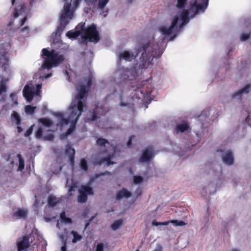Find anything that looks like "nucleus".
Masks as SVG:
<instances>
[{
    "instance_id": "nucleus-1",
    "label": "nucleus",
    "mask_w": 251,
    "mask_h": 251,
    "mask_svg": "<svg viewBox=\"0 0 251 251\" xmlns=\"http://www.w3.org/2000/svg\"><path fill=\"white\" fill-rule=\"evenodd\" d=\"M208 0H177V6L183 8L172 20L170 25H162L159 27L156 32L165 36H171L170 40L176 36V33L184 25L189 22L197 14L202 13L208 5Z\"/></svg>"
},
{
    "instance_id": "nucleus-2",
    "label": "nucleus",
    "mask_w": 251,
    "mask_h": 251,
    "mask_svg": "<svg viewBox=\"0 0 251 251\" xmlns=\"http://www.w3.org/2000/svg\"><path fill=\"white\" fill-rule=\"evenodd\" d=\"M91 85L90 77L85 79L79 85L74 96L75 99L71 103L70 106L68 118H65V116L61 112L54 113V115L59 122L57 124V127H59L62 130L66 127H69L65 135H61V139H64L75 130V125L83 111V107L84 106L82 100Z\"/></svg>"
},
{
    "instance_id": "nucleus-3",
    "label": "nucleus",
    "mask_w": 251,
    "mask_h": 251,
    "mask_svg": "<svg viewBox=\"0 0 251 251\" xmlns=\"http://www.w3.org/2000/svg\"><path fill=\"white\" fill-rule=\"evenodd\" d=\"M154 46L150 41L146 44L142 43L138 45L137 49L138 52L136 54L132 51L123 50L119 55V59L130 61L134 58L139 57V59H137L136 69L137 65L139 69L151 67L153 65V58L159 56L162 53L160 47L157 49Z\"/></svg>"
},
{
    "instance_id": "nucleus-4",
    "label": "nucleus",
    "mask_w": 251,
    "mask_h": 251,
    "mask_svg": "<svg viewBox=\"0 0 251 251\" xmlns=\"http://www.w3.org/2000/svg\"><path fill=\"white\" fill-rule=\"evenodd\" d=\"M84 25V23L78 24L74 30L69 31L66 33V36L69 38L73 40L76 39L82 32L83 35L82 37L84 42L89 40L90 42L97 43L100 40V37L96 25L92 24L85 28Z\"/></svg>"
},
{
    "instance_id": "nucleus-5",
    "label": "nucleus",
    "mask_w": 251,
    "mask_h": 251,
    "mask_svg": "<svg viewBox=\"0 0 251 251\" xmlns=\"http://www.w3.org/2000/svg\"><path fill=\"white\" fill-rule=\"evenodd\" d=\"M81 0H65L63 9L60 13V26L58 30H63L70 20L72 19L74 13Z\"/></svg>"
},
{
    "instance_id": "nucleus-6",
    "label": "nucleus",
    "mask_w": 251,
    "mask_h": 251,
    "mask_svg": "<svg viewBox=\"0 0 251 251\" xmlns=\"http://www.w3.org/2000/svg\"><path fill=\"white\" fill-rule=\"evenodd\" d=\"M42 54L44 56V61L40 68V71L44 69L50 70L58 66L64 60L63 55L54 50L49 51L47 49H44Z\"/></svg>"
},
{
    "instance_id": "nucleus-7",
    "label": "nucleus",
    "mask_w": 251,
    "mask_h": 251,
    "mask_svg": "<svg viewBox=\"0 0 251 251\" xmlns=\"http://www.w3.org/2000/svg\"><path fill=\"white\" fill-rule=\"evenodd\" d=\"M10 74L8 59L5 55L0 56V100L4 99L6 89L5 84L8 81Z\"/></svg>"
},
{
    "instance_id": "nucleus-8",
    "label": "nucleus",
    "mask_w": 251,
    "mask_h": 251,
    "mask_svg": "<svg viewBox=\"0 0 251 251\" xmlns=\"http://www.w3.org/2000/svg\"><path fill=\"white\" fill-rule=\"evenodd\" d=\"M136 67H134V70H125L123 69H119L116 70L113 74V77L115 81L122 82L127 80L128 78L130 80L135 78L137 75Z\"/></svg>"
},
{
    "instance_id": "nucleus-9",
    "label": "nucleus",
    "mask_w": 251,
    "mask_h": 251,
    "mask_svg": "<svg viewBox=\"0 0 251 251\" xmlns=\"http://www.w3.org/2000/svg\"><path fill=\"white\" fill-rule=\"evenodd\" d=\"M119 147L112 146V149L113 151V154L112 155H109L108 156L104 157V158L100 160L99 161L95 162L97 164H102L105 163L107 166L115 163L114 159L117 158L118 156V150Z\"/></svg>"
},
{
    "instance_id": "nucleus-10",
    "label": "nucleus",
    "mask_w": 251,
    "mask_h": 251,
    "mask_svg": "<svg viewBox=\"0 0 251 251\" xmlns=\"http://www.w3.org/2000/svg\"><path fill=\"white\" fill-rule=\"evenodd\" d=\"M79 195L78 197L79 202H85L87 199V195L93 194V190L89 186L82 185L79 190Z\"/></svg>"
},
{
    "instance_id": "nucleus-11",
    "label": "nucleus",
    "mask_w": 251,
    "mask_h": 251,
    "mask_svg": "<svg viewBox=\"0 0 251 251\" xmlns=\"http://www.w3.org/2000/svg\"><path fill=\"white\" fill-rule=\"evenodd\" d=\"M108 1L109 0H85V2L89 6V9H91L92 7H97L101 11H103Z\"/></svg>"
},
{
    "instance_id": "nucleus-12",
    "label": "nucleus",
    "mask_w": 251,
    "mask_h": 251,
    "mask_svg": "<svg viewBox=\"0 0 251 251\" xmlns=\"http://www.w3.org/2000/svg\"><path fill=\"white\" fill-rule=\"evenodd\" d=\"M44 129L42 127L39 126L35 132V136L37 138L44 139L45 140L51 141L53 139L52 131L47 129L48 132L47 134L44 133Z\"/></svg>"
},
{
    "instance_id": "nucleus-13",
    "label": "nucleus",
    "mask_w": 251,
    "mask_h": 251,
    "mask_svg": "<svg viewBox=\"0 0 251 251\" xmlns=\"http://www.w3.org/2000/svg\"><path fill=\"white\" fill-rule=\"evenodd\" d=\"M155 154L151 147L146 148L142 152V156L139 159V162L147 163L151 160L154 156Z\"/></svg>"
},
{
    "instance_id": "nucleus-14",
    "label": "nucleus",
    "mask_w": 251,
    "mask_h": 251,
    "mask_svg": "<svg viewBox=\"0 0 251 251\" xmlns=\"http://www.w3.org/2000/svg\"><path fill=\"white\" fill-rule=\"evenodd\" d=\"M23 95L28 102L31 101L35 93V88L32 84L25 86L23 90Z\"/></svg>"
},
{
    "instance_id": "nucleus-15",
    "label": "nucleus",
    "mask_w": 251,
    "mask_h": 251,
    "mask_svg": "<svg viewBox=\"0 0 251 251\" xmlns=\"http://www.w3.org/2000/svg\"><path fill=\"white\" fill-rule=\"evenodd\" d=\"M30 245L29 238L24 236L19 238L17 241L18 251H26Z\"/></svg>"
},
{
    "instance_id": "nucleus-16",
    "label": "nucleus",
    "mask_w": 251,
    "mask_h": 251,
    "mask_svg": "<svg viewBox=\"0 0 251 251\" xmlns=\"http://www.w3.org/2000/svg\"><path fill=\"white\" fill-rule=\"evenodd\" d=\"M223 162L227 165H231L234 162L233 153L231 151L227 150L225 151L222 155Z\"/></svg>"
},
{
    "instance_id": "nucleus-17",
    "label": "nucleus",
    "mask_w": 251,
    "mask_h": 251,
    "mask_svg": "<svg viewBox=\"0 0 251 251\" xmlns=\"http://www.w3.org/2000/svg\"><path fill=\"white\" fill-rule=\"evenodd\" d=\"M170 223L174 224V225L175 226H184L186 225V223L184 222H183L182 221H178V220H172L171 221H167V222H162V223L158 222L156 221L155 220H153L152 222V225L154 226H160V225L167 226V225H169V224Z\"/></svg>"
},
{
    "instance_id": "nucleus-18",
    "label": "nucleus",
    "mask_w": 251,
    "mask_h": 251,
    "mask_svg": "<svg viewBox=\"0 0 251 251\" xmlns=\"http://www.w3.org/2000/svg\"><path fill=\"white\" fill-rule=\"evenodd\" d=\"M11 164L14 165L15 163L18 165L17 171H22L25 168V160L20 154H17L14 159V161H11Z\"/></svg>"
},
{
    "instance_id": "nucleus-19",
    "label": "nucleus",
    "mask_w": 251,
    "mask_h": 251,
    "mask_svg": "<svg viewBox=\"0 0 251 251\" xmlns=\"http://www.w3.org/2000/svg\"><path fill=\"white\" fill-rule=\"evenodd\" d=\"M106 107L104 105L103 107H100L97 106L96 109L94 110L93 113L91 115L90 118H87L88 120L95 121L97 119L98 115L100 113L101 115H104L106 113Z\"/></svg>"
},
{
    "instance_id": "nucleus-20",
    "label": "nucleus",
    "mask_w": 251,
    "mask_h": 251,
    "mask_svg": "<svg viewBox=\"0 0 251 251\" xmlns=\"http://www.w3.org/2000/svg\"><path fill=\"white\" fill-rule=\"evenodd\" d=\"M131 196V193L130 191L125 188L118 190L116 194V199L120 200L123 199H127Z\"/></svg>"
},
{
    "instance_id": "nucleus-21",
    "label": "nucleus",
    "mask_w": 251,
    "mask_h": 251,
    "mask_svg": "<svg viewBox=\"0 0 251 251\" xmlns=\"http://www.w3.org/2000/svg\"><path fill=\"white\" fill-rule=\"evenodd\" d=\"M250 91V87L248 85L245 86L242 89L238 91L234 92L232 95V97L233 98L237 100H240L242 96L247 94Z\"/></svg>"
},
{
    "instance_id": "nucleus-22",
    "label": "nucleus",
    "mask_w": 251,
    "mask_h": 251,
    "mask_svg": "<svg viewBox=\"0 0 251 251\" xmlns=\"http://www.w3.org/2000/svg\"><path fill=\"white\" fill-rule=\"evenodd\" d=\"M64 223L65 224H72V220L71 218L67 217L65 215V213L63 212L60 214V219L59 220H58L57 223V227L58 228H60L61 226L62 223Z\"/></svg>"
},
{
    "instance_id": "nucleus-23",
    "label": "nucleus",
    "mask_w": 251,
    "mask_h": 251,
    "mask_svg": "<svg viewBox=\"0 0 251 251\" xmlns=\"http://www.w3.org/2000/svg\"><path fill=\"white\" fill-rule=\"evenodd\" d=\"M65 154L69 157L70 163L73 164L75 154V150L72 148L70 145H68L66 147Z\"/></svg>"
},
{
    "instance_id": "nucleus-24",
    "label": "nucleus",
    "mask_w": 251,
    "mask_h": 251,
    "mask_svg": "<svg viewBox=\"0 0 251 251\" xmlns=\"http://www.w3.org/2000/svg\"><path fill=\"white\" fill-rule=\"evenodd\" d=\"M189 129L188 124L186 122H183L180 124H178L176 126V130L177 132H183L188 131Z\"/></svg>"
},
{
    "instance_id": "nucleus-25",
    "label": "nucleus",
    "mask_w": 251,
    "mask_h": 251,
    "mask_svg": "<svg viewBox=\"0 0 251 251\" xmlns=\"http://www.w3.org/2000/svg\"><path fill=\"white\" fill-rule=\"evenodd\" d=\"M39 123L42 124L46 128L50 127L52 124V121L48 118H43L38 120Z\"/></svg>"
},
{
    "instance_id": "nucleus-26",
    "label": "nucleus",
    "mask_w": 251,
    "mask_h": 251,
    "mask_svg": "<svg viewBox=\"0 0 251 251\" xmlns=\"http://www.w3.org/2000/svg\"><path fill=\"white\" fill-rule=\"evenodd\" d=\"M27 215V211L24 209H18L14 213V216L18 218H24Z\"/></svg>"
},
{
    "instance_id": "nucleus-27",
    "label": "nucleus",
    "mask_w": 251,
    "mask_h": 251,
    "mask_svg": "<svg viewBox=\"0 0 251 251\" xmlns=\"http://www.w3.org/2000/svg\"><path fill=\"white\" fill-rule=\"evenodd\" d=\"M11 120L16 125H19L21 122L20 116L19 114L18 113L13 111L11 115Z\"/></svg>"
},
{
    "instance_id": "nucleus-28",
    "label": "nucleus",
    "mask_w": 251,
    "mask_h": 251,
    "mask_svg": "<svg viewBox=\"0 0 251 251\" xmlns=\"http://www.w3.org/2000/svg\"><path fill=\"white\" fill-rule=\"evenodd\" d=\"M59 202L58 198L54 196L50 195L48 198V204L50 206H54Z\"/></svg>"
},
{
    "instance_id": "nucleus-29",
    "label": "nucleus",
    "mask_w": 251,
    "mask_h": 251,
    "mask_svg": "<svg viewBox=\"0 0 251 251\" xmlns=\"http://www.w3.org/2000/svg\"><path fill=\"white\" fill-rule=\"evenodd\" d=\"M71 234L73 236V239L72 240V242L73 243H75L77 241L81 240L82 239V236L76 231H72L71 232Z\"/></svg>"
},
{
    "instance_id": "nucleus-30",
    "label": "nucleus",
    "mask_w": 251,
    "mask_h": 251,
    "mask_svg": "<svg viewBox=\"0 0 251 251\" xmlns=\"http://www.w3.org/2000/svg\"><path fill=\"white\" fill-rule=\"evenodd\" d=\"M123 225V221L121 219L115 221L111 225V228L113 230H116Z\"/></svg>"
},
{
    "instance_id": "nucleus-31",
    "label": "nucleus",
    "mask_w": 251,
    "mask_h": 251,
    "mask_svg": "<svg viewBox=\"0 0 251 251\" xmlns=\"http://www.w3.org/2000/svg\"><path fill=\"white\" fill-rule=\"evenodd\" d=\"M24 10V5H20L19 7H17L15 9L14 12V16L15 18L18 17L19 15H21Z\"/></svg>"
},
{
    "instance_id": "nucleus-32",
    "label": "nucleus",
    "mask_w": 251,
    "mask_h": 251,
    "mask_svg": "<svg viewBox=\"0 0 251 251\" xmlns=\"http://www.w3.org/2000/svg\"><path fill=\"white\" fill-rule=\"evenodd\" d=\"M97 144L98 145L101 147H106V145H109V143L104 139L99 138L97 141Z\"/></svg>"
},
{
    "instance_id": "nucleus-33",
    "label": "nucleus",
    "mask_w": 251,
    "mask_h": 251,
    "mask_svg": "<svg viewBox=\"0 0 251 251\" xmlns=\"http://www.w3.org/2000/svg\"><path fill=\"white\" fill-rule=\"evenodd\" d=\"M35 106H32L31 105H26L25 107V111L28 114H32L36 109Z\"/></svg>"
},
{
    "instance_id": "nucleus-34",
    "label": "nucleus",
    "mask_w": 251,
    "mask_h": 251,
    "mask_svg": "<svg viewBox=\"0 0 251 251\" xmlns=\"http://www.w3.org/2000/svg\"><path fill=\"white\" fill-rule=\"evenodd\" d=\"M143 180V178L142 176H135L133 178L134 183L136 184L141 183Z\"/></svg>"
},
{
    "instance_id": "nucleus-35",
    "label": "nucleus",
    "mask_w": 251,
    "mask_h": 251,
    "mask_svg": "<svg viewBox=\"0 0 251 251\" xmlns=\"http://www.w3.org/2000/svg\"><path fill=\"white\" fill-rule=\"evenodd\" d=\"M80 167L84 171L87 169V164L85 159H82L80 161Z\"/></svg>"
},
{
    "instance_id": "nucleus-36",
    "label": "nucleus",
    "mask_w": 251,
    "mask_h": 251,
    "mask_svg": "<svg viewBox=\"0 0 251 251\" xmlns=\"http://www.w3.org/2000/svg\"><path fill=\"white\" fill-rule=\"evenodd\" d=\"M250 37V33H243L240 36V40L242 41L247 40Z\"/></svg>"
},
{
    "instance_id": "nucleus-37",
    "label": "nucleus",
    "mask_w": 251,
    "mask_h": 251,
    "mask_svg": "<svg viewBox=\"0 0 251 251\" xmlns=\"http://www.w3.org/2000/svg\"><path fill=\"white\" fill-rule=\"evenodd\" d=\"M16 95H17V94L15 93H12L10 95L11 99L12 101L13 102V103L15 104H17Z\"/></svg>"
},
{
    "instance_id": "nucleus-38",
    "label": "nucleus",
    "mask_w": 251,
    "mask_h": 251,
    "mask_svg": "<svg viewBox=\"0 0 251 251\" xmlns=\"http://www.w3.org/2000/svg\"><path fill=\"white\" fill-rule=\"evenodd\" d=\"M76 186L75 183L73 184L70 187V189L69 190V196H71L72 195L71 192L72 191H75V188H76Z\"/></svg>"
},
{
    "instance_id": "nucleus-39",
    "label": "nucleus",
    "mask_w": 251,
    "mask_h": 251,
    "mask_svg": "<svg viewBox=\"0 0 251 251\" xmlns=\"http://www.w3.org/2000/svg\"><path fill=\"white\" fill-rule=\"evenodd\" d=\"M32 130H33V128H32V126L27 129V130L26 131V132L25 133V136L28 137V136H29L32 132Z\"/></svg>"
},
{
    "instance_id": "nucleus-40",
    "label": "nucleus",
    "mask_w": 251,
    "mask_h": 251,
    "mask_svg": "<svg viewBox=\"0 0 251 251\" xmlns=\"http://www.w3.org/2000/svg\"><path fill=\"white\" fill-rule=\"evenodd\" d=\"M103 251V245L102 243H99L97 246L96 251Z\"/></svg>"
},
{
    "instance_id": "nucleus-41",
    "label": "nucleus",
    "mask_w": 251,
    "mask_h": 251,
    "mask_svg": "<svg viewBox=\"0 0 251 251\" xmlns=\"http://www.w3.org/2000/svg\"><path fill=\"white\" fill-rule=\"evenodd\" d=\"M41 87H42V85L40 84H39L37 85V87H36V92H35V94L36 95H39V93H40V89H41Z\"/></svg>"
},
{
    "instance_id": "nucleus-42",
    "label": "nucleus",
    "mask_w": 251,
    "mask_h": 251,
    "mask_svg": "<svg viewBox=\"0 0 251 251\" xmlns=\"http://www.w3.org/2000/svg\"><path fill=\"white\" fill-rule=\"evenodd\" d=\"M246 122L251 127V115L248 116L246 118Z\"/></svg>"
},
{
    "instance_id": "nucleus-43",
    "label": "nucleus",
    "mask_w": 251,
    "mask_h": 251,
    "mask_svg": "<svg viewBox=\"0 0 251 251\" xmlns=\"http://www.w3.org/2000/svg\"><path fill=\"white\" fill-rule=\"evenodd\" d=\"M153 251H162V247L160 245H157Z\"/></svg>"
},
{
    "instance_id": "nucleus-44",
    "label": "nucleus",
    "mask_w": 251,
    "mask_h": 251,
    "mask_svg": "<svg viewBox=\"0 0 251 251\" xmlns=\"http://www.w3.org/2000/svg\"><path fill=\"white\" fill-rule=\"evenodd\" d=\"M133 138H134V136H131V137H130V138L129 139V141L127 143V147H129L130 146V145L131 144V141H132V139Z\"/></svg>"
},
{
    "instance_id": "nucleus-45",
    "label": "nucleus",
    "mask_w": 251,
    "mask_h": 251,
    "mask_svg": "<svg viewBox=\"0 0 251 251\" xmlns=\"http://www.w3.org/2000/svg\"><path fill=\"white\" fill-rule=\"evenodd\" d=\"M26 20V17H24V18L21 20V25H23L25 24V22Z\"/></svg>"
},
{
    "instance_id": "nucleus-46",
    "label": "nucleus",
    "mask_w": 251,
    "mask_h": 251,
    "mask_svg": "<svg viewBox=\"0 0 251 251\" xmlns=\"http://www.w3.org/2000/svg\"><path fill=\"white\" fill-rule=\"evenodd\" d=\"M51 76V74L50 73V74H49L45 76H43L42 77H44L45 78H48V77H50Z\"/></svg>"
},
{
    "instance_id": "nucleus-47",
    "label": "nucleus",
    "mask_w": 251,
    "mask_h": 251,
    "mask_svg": "<svg viewBox=\"0 0 251 251\" xmlns=\"http://www.w3.org/2000/svg\"><path fill=\"white\" fill-rule=\"evenodd\" d=\"M61 251H66V247L65 245L61 247Z\"/></svg>"
},
{
    "instance_id": "nucleus-48",
    "label": "nucleus",
    "mask_w": 251,
    "mask_h": 251,
    "mask_svg": "<svg viewBox=\"0 0 251 251\" xmlns=\"http://www.w3.org/2000/svg\"><path fill=\"white\" fill-rule=\"evenodd\" d=\"M92 218H92L89 220V221L86 223V226H85V229H86V228L88 226H89V224H90V222H91V221H92Z\"/></svg>"
},
{
    "instance_id": "nucleus-49",
    "label": "nucleus",
    "mask_w": 251,
    "mask_h": 251,
    "mask_svg": "<svg viewBox=\"0 0 251 251\" xmlns=\"http://www.w3.org/2000/svg\"><path fill=\"white\" fill-rule=\"evenodd\" d=\"M65 75L66 76V79L68 80L69 79V77L68 76V73L67 71H65Z\"/></svg>"
},
{
    "instance_id": "nucleus-50",
    "label": "nucleus",
    "mask_w": 251,
    "mask_h": 251,
    "mask_svg": "<svg viewBox=\"0 0 251 251\" xmlns=\"http://www.w3.org/2000/svg\"><path fill=\"white\" fill-rule=\"evenodd\" d=\"M17 128H18V132H21L22 131V128L20 126H18L17 127Z\"/></svg>"
},
{
    "instance_id": "nucleus-51",
    "label": "nucleus",
    "mask_w": 251,
    "mask_h": 251,
    "mask_svg": "<svg viewBox=\"0 0 251 251\" xmlns=\"http://www.w3.org/2000/svg\"><path fill=\"white\" fill-rule=\"evenodd\" d=\"M223 183V181H222V180H219L218 181V187H220V185L222 184Z\"/></svg>"
},
{
    "instance_id": "nucleus-52",
    "label": "nucleus",
    "mask_w": 251,
    "mask_h": 251,
    "mask_svg": "<svg viewBox=\"0 0 251 251\" xmlns=\"http://www.w3.org/2000/svg\"><path fill=\"white\" fill-rule=\"evenodd\" d=\"M231 251H240L237 249H233Z\"/></svg>"
},
{
    "instance_id": "nucleus-53",
    "label": "nucleus",
    "mask_w": 251,
    "mask_h": 251,
    "mask_svg": "<svg viewBox=\"0 0 251 251\" xmlns=\"http://www.w3.org/2000/svg\"><path fill=\"white\" fill-rule=\"evenodd\" d=\"M15 2V0H11L12 5H13Z\"/></svg>"
},
{
    "instance_id": "nucleus-54",
    "label": "nucleus",
    "mask_w": 251,
    "mask_h": 251,
    "mask_svg": "<svg viewBox=\"0 0 251 251\" xmlns=\"http://www.w3.org/2000/svg\"><path fill=\"white\" fill-rule=\"evenodd\" d=\"M61 167H59V168L58 170L57 171L55 172H54V173H57L58 171H61Z\"/></svg>"
},
{
    "instance_id": "nucleus-55",
    "label": "nucleus",
    "mask_w": 251,
    "mask_h": 251,
    "mask_svg": "<svg viewBox=\"0 0 251 251\" xmlns=\"http://www.w3.org/2000/svg\"><path fill=\"white\" fill-rule=\"evenodd\" d=\"M4 138V137L3 136H0V140H2V139Z\"/></svg>"
},
{
    "instance_id": "nucleus-56",
    "label": "nucleus",
    "mask_w": 251,
    "mask_h": 251,
    "mask_svg": "<svg viewBox=\"0 0 251 251\" xmlns=\"http://www.w3.org/2000/svg\"><path fill=\"white\" fill-rule=\"evenodd\" d=\"M26 29H27V28H23V29H22V31H23V32H24V31H25V30H26Z\"/></svg>"
},
{
    "instance_id": "nucleus-57",
    "label": "nucleus",
    "mask_w": 251,
    "mask_h": 251,
    "mask_svg": "<svg viewBox=\"0 0 251 251\" xmlns=\"http://www.w3.org/2000/svg\"><path fill=\"white\" fill-rule=\"evenodd\" d=\"M121 106L124 105V104H123V103H121Z\"/></svg>"
},
{
    "instance_id": "nucleus-58",
    "label": "nucleus",
    "mask_w": 251,
    "mask_h": 251,
    "mask_svg": "<svg viewBox=\"0 0 251 251\" xmlns=\"http://www.w3.org/2000/svg\"><path fill=\"white\" fill-rule=\"evenodd\" d=\"M105 16H106V14H104V17H105Z\"/></svg>"
},
{
    "instance_id": "nucleus-59",
    "label": "nucleus",
    "mask_w": 251,
    "mask_h": 251,
    "mask_svg": "<svg viewBox=\"0 0 251 251\" xmlns=\"http://www.w3.org/2000/svg\"><path fill=\"white\" fill-rule=\"evenodd\" d=\"M136 251H139V250H136Z\"/></svg>"
},
{
    "instance_id": "nucleus-60",
    "label": "nucleus",
    "mask_w": 251,
    "mask_h": 251,
    "mask_svg": "<svg viewBox=\"0 0 251 251\" xmlns=\"http://www.w3.org/2000/svg\"><path fill=\"white\" fill-rule=\"evenodd\" d=\"M129 1H132V0H129Z\"/></svg>"
}]
</instances>
